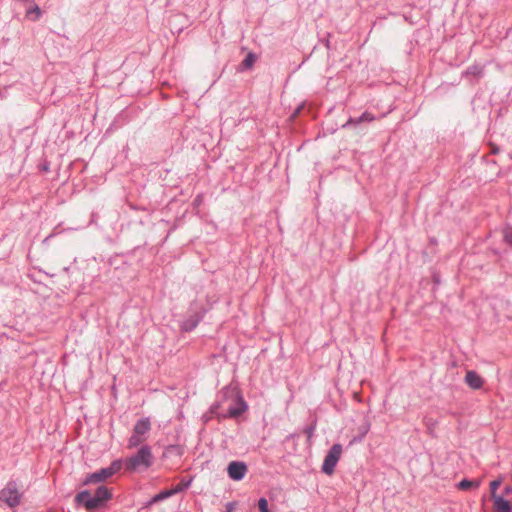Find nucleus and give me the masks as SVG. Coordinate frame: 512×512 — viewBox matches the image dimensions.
<instances>
[{
  "label": "nucleus",
  "mask_w": 512,
  "mask_h": 512,
  "mask_svg": "<svg viewBox=\"0 0 512 512\" xmlns=\"http://www.w3.org/2000/svg\"><path fill=\"white\" fill-rule=\"evenodd\" d=\"M154 463V456L149 445H142L139 450L127 457L122 466L127 472H140L148 470Z\"/></svg>",
  "instance_id": "nucleus-1"
},
{
  "label": "nucleus",
  "mask_w": 512,
  "mask_h": 512,
  "mask_svg": "<svg viewBox=\"0 0 512 512\" xmlns=\"http://www.w3.org/2000/svg\"><path fill=\"white\" fill-rule=\"evenodd\" d=\"M122 468V460L116 459L108 467L101 468L91 474H88L83 481L84 485L97 484L106 481Z\"/></svg>",
  "instance_id": "nucleus-2"
},
{
  "label": "nucleus",
  "mask_w": 512,
  "mask_h": 512,
  "mask_svg": "<svg viewBox=\"0 0 512 512\" xmlns=\"http://www.w3.org/2000/svg\"><path fill=\"white\" fill-rule=\"evenodd\" d=\"M22 493L18 489L15 481H9L6 486L0 491V501L7 504L9 507L14 508L21 502Z\"/></svg>",
  "instance_id": "nucleus-3"
},
{
  "label": "nucleus",
  "mask_w": 512,
  "mask_h": 512,
  "mask_svg": "<svg viewBox=\"0 0 512 512\" xmlns=\"http://www.w3.org/2000/svg\"><path fill=\"white\" fill-rule=\"evenodd\" d=\"M343 448L339 443L334 444L326 454L321 470L326 475H332L334 473L335 467L341 457Z\"/></svg>",
  "instance_id": "nucleus-4"
},
{
  "label": "nucleus",
  "mask_w": 512,
  "mask_h": 512,
  "mask_svg": "<svg viewBox=\"0 0 512 512\" xmlns=\"http://www.w3.org/2000/svg\"><path fill=\"white\" fill-rule=\"evenodd\" d=\"M207 310L203 306H197L194 304L191 307V314L182 321L180 327L182 331L191 332L198 324L203 320Z\"/></svg>",
  "instance_id": "nucleus-5"
},
{
  "label": "nucleus",
  "mask_w": 512,
  "mask_h": 512,
  "mask_svg": "<svg viewBox=\"0 0 512 512\" xmlns=\"http://www.w3.org/2000/svg\"><path fill=\"white\" fill-rule=\"evenodd\" d=\"M112 498V492L106 486H99L93 496V500L87 502V510H93L100 507L104 502Z\"/></svg>",
  "instance_id": "nucleus-6"
},
{
  "label": "nucleus",
  "mask_w": 512,
  "mask_h": 512,
  "mask_svg": "<svg viewBox=\"0 0 512 512\" xmlns=\"http://www.w3.org/2000/svg\"><path fill=\"white\" fill-rule=\"evenodd\" d=\"M248 472V466L243 461H231L227 466V474L233 481H241Z\"/></svg>",
  "instance_id": "nucleus-7"
},
{
  "label": "nucleus",
  "mask_w": 512,
  "mask_h": 512,
  "mask_svg": "<svg viewBox=\"0 0 512 512\" xmlns=\"http://www.w3.org/2000/svg\"><path fill=\"white\" fill-rule=\"evenodd\" d=\"M375 120V116L368 112V111H365L361 116L359 117H350L346 123L343 124V128H350V127H355L363 122H372Z\"/></svg>",
  "instance_id": "nucleus-8"
},
{
  "label": "nucleus",
  "mask_w": 512,
  "mask_h": 512,
  "mask_svg": "<svg viewBox=\"0 0 512 512\" xmlns=\"http://www.w3.org/2000/svg\"><path fill=\"white\" fill-rule=\"evenodd\" d=\"M465 383L470 388L478 390V389L482 388V386L484 384V380L477 372H475L473 370H469V371H467V373L465 375Z\"/></svg>",
  "instance_id": "nucleus-9"
},
{
  "label": "nucleus",
  "mask_w": 512,
  "mask_h": 512,
  "mask_svg": "<svg viewBox=\"0 0 512 512\" xmlns=\"http://www.w3.org/2000/svg\"><path fill=\"white\" fill-rule=\"evenodd\" d=\"M151 429V423H150V420L149 418L145 417V418H141L139 419L134 427H133V432H135L136 434L144 437V435L146 433H148Z\"/></svg>",
  "instance_id": "nucleus-10"
},
{
  "label": "nucleus",
  "mask_w": 512,
  "mask_h": 512,
  "mask_svg": "<svg viewBox=\"0 0 512 512\" xmlns=\"http://www.w3.org/2000/svg\"><path fill=\"white\" fill-rule=\"evenodd\" d=\"M180 491H182V488H174L172 490H163L161 491L160 493L154 495L148 502L149 505H153V504H156L160 501H163L169 497H171L172 495L176 494V493H179Z\"/></svg>",
  "instance_id": "nucleus-11"
},
{
  "label": "nucleus",
  "mask_w": 512,
  "mask_h": 512,
  "mask_svg": "<svg viewBox=\"0 0 512 512\" xmlns=\"http://www.w3.org/2000/svg\"><path fill=\"white\" fill-rule=\"evenodd\" d=\"M492 498L494 500V508L497 512H512V505L508 500L498 495Z\"/></svg>",
  "instance_id": "nucleus-12"
},
{
  "label": "nucleus",
  "mask_w": 512,
  "mask_h": 512,
  "mask_svg": "<svg viewBox=\"0 0 512 512\" xmlns=\"http://www.w3.org/2000/svg\"><path fill=\"white\" fill-rule=\"evenodd\" d=\"M247 409V404L240 398L237 405H231L227 409V416L236 418L240 416Z\"/></svg>",
  "instance_id": "nucleus-13"
},
{
  "label": "nucleus",
  "mask_w": 512,
  "mask_h": 512,
  "mask_svg": "<svg viewBox=\"0 0 512 512\" xmlns=\"http://www.w3.org/2000/svg\"><path fill=\"white\" fill-rule=\"evenodd\" d=\"M484 74V69L482 66L478 65V64H474V65H471L469 66L464 72H463V76L465 77H468V76H473L477 79L481 78Z\"/></svg>",
  "instance_id": "nucleus-14"
},
{
  "label": "nucleus",
  "mask_w": 512,
  "mask_h": 512,
  "mask_svg": "<svg viewBox=\"0 0 512 512\" xmlns=\"http://www.w3.org/2000/svg\"><path fill=\"white\" fill-rule=\"evenodd\" d=\"M74 500L76 504L83 505L87 509V502L93 500V496H91L88 490H83L77 493Z\"/></svg>",
  "instance_id": "nucleus-15"
},
{
  "label": "nucleus",
  "mask_w": 512,
  "mask_h": 512,
  "mask_svg": "<svg viewBox=\"0 0 512 512\" xmlns=\"http://www.w3.org/2000/svg\"><path fill=\"white\" fill-rule=\"evenodd\" d=\"M25 16L31 21H37L42 16V11L37 4H34L32 7L26 10Z\"/></svg>",
  "instance_id": "nucleus-16"
},
{
  "label": "nucleus",
  "mask_w": 512,
  "mask_h": 512,
  "mask_svg": "<svg viewBox=\"0 0 512 512\" xmlns=\"http://www.w3.org/2000/svg\"><path fill=\"white\" fill-rule=\"evenodd\" d=\"M480 485L479 480H469V479H462L458 484L457 487L460 490H470V489H477Z\"/></svg>",
  "instance_id": "nucleus-17"
},
{
  "label": "nucleus",
  "mask_w": 512,
  "mask_h": 512,
  "mask_svg": "<svg viewBox=\"0 0 512 512\" xmlns=\"http://www.w3.org/2000/svg\"><path fill=\"white\" fill-rule=\"evenodd\" d=\"M145 441V437H142L135 432H132V435L128 439L127 447L129 449L140 446Z\"/></svg>",
  "instance_id": "nucleus-18"
},
{
  "label": "nucleus",
  "mask_w": 512,
  "mask_h": 512,
  "mask_svg": "<svg viewBox=\"0 0 512 512\" xmlns=\"http://www.w3.org/2000/svg\"><path fill=\"white\" fill-rule=\"evenodd\" d=\"M256 59V54L249 52L241 63L242 68L245 70L251 69L256 62Z\"/></svg>",
  "instance_id": "nucleus-19"
},
{
  "label": "nucleus",
  "mask_w": 512,
  "mask_h": 512,
  "mask_svg": "<svg viewBox=\"0 0 512 512\" xmlns=\"http://www.w3.org/2000/svg\"><path fill=\"white\" fill-rule=\"evenodd\" d=\"M503 238L507 245L512 247V226H506L503 229Z\"/></svg>",
  "instance_id": "nucleus-20"
},
{
  "label": "nucleus",
  "mask_w": 512,
  "mask_h": 512,
  "mask_svg": "<svg viewBox=\"0 0 512 512\" xmlns=\"http://www.w3.org/2000/svg\"><path fill=\"white\" fill-rule=\"evenodd\" d=\"M258 507H259L260 512H271L268 508V501L264 497H262L258 500Z\"/></svg>",
  "instance_id": "nucleus-21"
},
{
  "label": "nucleus",
  "mask_w": 512,
  "mask_h": 512,
  "mask_svg": "<svg viewBox=\"0 0 512 512\" xmlns=\"http://www.w3.org/2000/svg\"><path fill=\"white\" fill-rule=\"evenodd\" d=\"M315 429H316V425L315 424L306 426L304 428V433L306 434L308 439H310L314 435Z\"/></svg>",
  "instance_id": "nucleus-22"
},
{
  "label": "nucleus",
  "mask_w": 512,
  "mask_h": 512,
  "mask_svg": "<svg viewBox=\"0 0 512 512\" xmlns=\"http://www.w3.org/2000/svg\"><path fill=\"white\" fill-rule=\"evenodd\" d=\"M500 480H494L490 483V489H491V496H497L496 495V489L500 486Z\"/></svg>",
  "instance_id": "nucleus-23"
},
{
  "label": "nucleus",
  "mask_w": 512,
  "mask_h": 512,
  "mask_svg": "<svg viewBox=\"0 0 512 512\" xmlns=\"http://www.w3.org/2000/svg\"><path fill=\"white\" fill-rule=\"evenodd\" d=\"M202 201H203V196H202L201 194H198V195L195 197L194 201H193V206H194V207H198V206H200V205H201V203H202Z\"/></svg>",
  "instance_id": "nucleus-24"
},
{
  "label": "nucleus",
  "mask_w": 512,
  "mask_h": 512,
  "mask_svg": "<svg viewBox=\"0 0 512 512\" xmlns=\"http://www.w3.org/2000/svg\"><path fill=\"white\" fill-rule=\"evenodd\" d=\"M190 484H191V480H188V481L176 486L175 488H182V490H184V489H187L190 486Z\"/></svg>",
  "instance_id": "nucleus-25"
},
{
  "label": "nucleus",
  "mask_w": 512,
  "mask_h": 512,
  "mask_svg": "<svg viewBox=\"0 0 512 512\" xmlns=\"http://www.w3.org/2000/svg\"><path fill=\"white\" fill-rule=\"evenodd\" d=\"M54 236V233H51L50 235H48L45 239H44V243L48 242L52 237Z\"/></svg>",
  "instance_id": "nucleus-26"
},
{
  "label": "nucleus",
  "mask_w": 512,
  "mask_h": 512,
  "mask_svg": "<svg viewBox=\"0 0 512 512\" xmlns=\"http://www.w3.org/2000/svg\"><path fill=\"white\" fill-rule=\"evenodd\" d=\"M504 492H505V494H508V493L512 492V488L510 486H506L504 489Z\"/></svg>",
  "instance_id": "nucleus-27"
},
{
  "label": "nucleus",
  "mask_w": 512,
  "mask_h": 512,
  "mask_svg": "<svg viewBox=\"0 0 512 512\" xmlns=\"http://www.w3.org/2000/svg\"><path fill=\"white\" fill-rule=\"evenodd\" d=\"M229 392H230V390H229V388H227V387H226V388H224V389L222 390V394H223L224 396H226Z\"/></svg>",
  "instance_id": "nucleus-28"
},
{
  "label": "nucleus",
  "mask_w": 512,
  "mask_h": 512,
  "mask_svg": "<svg viewBox=\"0 0 512 512\" xmlns=\"http://www.w3.org/2000/svg\"><path fill=\"white\" fill-rule=\"evenodd\" d=\"M217 407H218L217 405H213V406L211 407V412H212V413H215V412H216Z\"/></svg>",
  "instance_id": "nucleus-29"
},
{
  "label": "nucleus",
  "mask_w": 512,
  "mask_h": 512,
  "mask_svg": "<svg viewBox=\"0 0 512 512\" xmlns=\"http://www.w3.org/2000/svg\"><path fill=\"white\" fill-rule=\"evenodd\" d=\"M46 512H53V511H52V510H48V511H46Z\"/></svg>",
  "instance_id": "nucleus-30"
}]
</instances>
